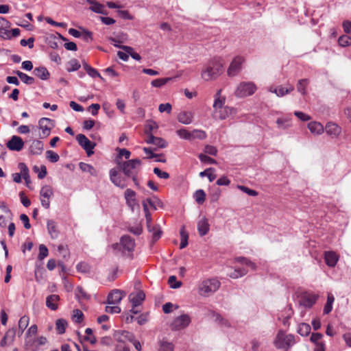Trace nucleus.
Returning <instances> with one entry per match:
<instances>
[{
	"instance_id": "obj_40",
	"label": "nucleus",
	"mask_w": 351,
	"mask_h": 351,
	"mask_svg": "<svg viewBox=\"0 0 351 351\" xmlns=\"http://www.w3.org/2000/svg\"><path fill=\"white\" fill-rule=\"evenodd\" d=\"M193 197L199 205H202L205 201L206 193L204 190L198 189L195 192Z\"/></svg>"
},
{
	"instance_id": "obj_36",
	"label": "nucleus",
	"mask_w": 351,
	"mask_h": 351,
	"mask_svg": "<svg viewBox=\"0 0 351 351\" xmlns=\"http://www.w3.org/2000/svg\"><path fill=\"white\" fill-rule=\"evenodd\" d=\"M311 326L309 324L306 323H301L298 326V332L303 337L308 336L311 332Z\"/></svg>"
},
{
	"instance_id": "obj_27",
	"label": "nucleus",
	"mask_w": 351,
	"mask_h": 351,
	"mask_svg": "<svg viewBox=\"0 0 351 351\" xmlns=\"http://www.w3.org/2000/svg\"><path fill=\"white\" fill-rule=\"evenodd\" d=\"M60 296L58 295L52 294L47 297L46 298V306L52 311L58 309V304L56 302L60 300Z\"/></svg>"
},
{
	"instance_id": "obj_13",
	"label": "nucleus",
	"mask_w": 351,
	"mask_h": 351,
	"mask_svg": "<svg viewBox=\"0 0 351 351\" xmlns=\"http://www.w3.org/2000/svg\"><path fill=\"white\" fill-rule=\"evenodd\" d=\"M134 335L127 330H115L113 334V338L118 342L125 343L134 341Z\"/></svg>"
},
{
	"instance_id": "obj_1",
	"label": "nucleus",
	"mask_w": 351,
	"mask_h": 351,
	"mask_svg": "<svg viewBox=\"0 0 351 351\" xmlns=\"http://www.w3.org/2000/svg\"><path fill=\"white\" fill-rule=\"evenodd\" d=\"M141 160L138 158L128 160L126 161L117 160V167L112 168L109 171L110 180L112 184L120 189H125L128 184L125 182V178H121L119 175V171H121L125 177L134 174H138Z\"/></svg>"
},
{
	"instance_id": "obj_44",
	"label": "nucleus",
	"mask_w": 351,
	"mask_h": 351,
	"mask_svg": "<svg viewBox=\"0 0 351 351\" xmlns=\"http://www.w3.org/2000/svg\"><path fill=\"white\" fill-rule=\"evenodd\" d=\"M159 351H173L174 346L172 343L167 341H160L159 342Z\"/></svg>"
},
{
	"instance_id": "obj_37",
	"label": "nucleus",
	"mask_w": 351,
	"mask_h": 351,
	"mask_svg": "<svg viewBox=\"0 0 351 351\" xmlns=\"http://www.w3.org/2000/svg\"><path fill=\"white\" fill-rule=\"evenodd\" d=\"M154 199L151 198H147L146 202L152 207L154 210L157 209V207L163 208L164 204L163 202L157 197L154 196Z\"/></svg>"
},
{
	"instance_id": "obj_29",
	"label": "nucleus",
	"mask_w": 351,
	"mask_h": 351,
	"mask_svg": "<svg viewBox=\"0 0 351 351\" xmlns=\"http://www.w3.org/2000/svg\"><path fill=\"white\" fill-rule=\"evenodd\" d=\"M29 322V317L27 315L22 316L19 321V336H21L27 327Z\"/></svg>"
},
{
	"instance_id": "obj_24",
	"label": "nucleus",
	"mask_w": 351,
	"mask_h": 351,
	"mask_svg": "<svg viewBox=\"0 0 351 351\" xmlns=\"http://www.w3.org/2000/svg\"><path fill=\"white\" fill-rule=\"evenodd\" d=\"M178 120L180 123L189 125L193 121V113L189 111H183L178 115Z\"/></svg>"
},
{
	"instance_id": "obj_45",
	"label": "nucleus",
	"mask_w": 351,
	"mask_h": 351,
	"mask_svg": "<svg viewBox=\"0 0 351 351\" xmlns=\"http://www.w3.org/2000/svg\"><path fill=\"white\" fill-rule=\"evenodd\" d=\"M117 151L119 152V154L117 156V158L115 160L116 162L117 160L120 161V159H121L123 157H124L127 160H130L129 158L130 157L131 152L129 150H128L125 148H117Z\"/></svg>"
},
{
	"instance_id": "obj_26",
	"label": "nucleus",
	"mask_w": 351,
	"mask_h": 351,
	"mask_svg": "<svg viewBox=\"0 0 351 351\" xmlns=\"http://www.w3.org/2000/svg\"><path fill=\"white\" fill-rule=\"evenodd\" d=\"M145 298V294L143 291L137 292L134 295H130V300L134 307L139 306Z\"/></svg>"
},
{
	"instance_id": "obj_42",
	"label": "nucleus",
	"mask_w": 351,
	"mask_h": 351,
	"mask_svg": "<svg viewBox=\"0 0 351 351\" xmlns=\"http://www.w3.org/2000/svg\"><path fill=\"white\" fill-rule=\"evenodd\" d=\"M69 66L66 68L68 72H73L77 71L81 65L77 60L73 58L68 62Z\"/></svg>"
},
{
	"instance_id": "obj_63",
	"label": "nucleus",
	"mask_w": 351,
	"mask_h": 351,
	"mask_svg": "<svg viewBox=\"0 0 351 351\" xmlns=\"http://www.w3.org/2000/svg\"><path fill=\"white\" fill-rule=\"evenodd\" d=\"M8 27H0V37L3 40H11V32Z\"/></svg>"
},
{
	"instance_id": "obj_39",
	"label": "nucleus",
	"mask_w": 351,
	"mask_h": 351,
	"mask_svg": "<svg viewBox=\"0 0 351 351\" xmlns=\"http://www.w3.org/2000/svg\"><path fill=\"white\" fill-rule=\"evenodd\" d=\"M247 269L245 268H235L234 271L229 274L231 278L237 279L244 276L247 274Z\"/></svg>"
},
{
	"instance_id": "obj_25",
	"label": "nucleus",
	"mask_w": 351,
	"mask_h": 351,
	"mask_svg": "<svg viewBox=\"0 0 351 351\" xmlns=\"http://www.w3.org/2000/svg\"><path fill=\"white\" fill-rule=\"evenodd\" d=\"M18 168L20 169L21 173V177L24 179L26 185L27 187H29V184L31 183L30 176L29 173V169L27 166L24 162H19L18 165Z\"/></svg>"
},
{
	"instance_id": "obj_53",
	"label": "nucleus",
	"mask_w": 351,
	"mask_h": 351,
	"mask_svg": "<svg viewBox=\"0 0 351 351\" xmlns=\"http://www.w3.org/2000/svg\"><path fill=\"white\" fill-rule=\"evenodd\" d=\"M308 83V80L307 79H302L298 81L297 84L298 91L304 95L306 93V86Z\"/></svg>"
},
{
	"instance_id": "obj_23",
	"label": "nucleus",
	"mask_w": 351,
	"mask_h": 351,
	"mask_svg": "<svg viewBox=\"0 0 351 351\" xmlns=\"http://www.w3.org/2000/svg\"><path fill=\"white\" fill-rule=\"evenodd\" d=\"M33 73L42 80H47L50 77V73L43 66L36 67L33 71Z\"/></svg>"
},
{
	"instance_id": "obj_9",
	"label": "nucleus",
	"mask_w": 351,
	"mask_h": 351,
	"mask_svg": "<svg viewBox=\"0 0 351 351\" xmlns=\"http://www.w3.org/2000/svg\"><path fill=\"white\" fill-rule=\"evenodd\" d=\"M191 318L187 314H183L176 317L171 324L172 330H180L186 328L191 323Z\"/></svg>"
},
{
	"instance_id": "obj_8",
	"label": "nucleus",
	"mask_w": 351,
	"mask_h": 351,
	"mask_svg": "<svg viewBox=\"0 0 351 351\" xmlns=\"http://www.w3.org/2000/svg\"><path fill=\"white\" fill-rule=\"evenodd\" d=\"M76 140L79 145L86 151L88 156L93 154V149L96 146L95 142L90 141L84 134H79L76 136Z\"/></svg>"
},
{
	"instance_id": "obj_43",
	"label": "nucleus",
	"mask_w": 351,
	"mask_h": 351,
	"mask_svg": "<svg viewBox=\"0 0 351 351\" xmlns=\"http://www.w3.org/2000/svg\"><path fill=\"white\" fill-rule=\"evenodd\" d=\"M33 171L35 173H38V178L39 179H43L47 173V167L45 165H41L40 167L35 165L33 167Z\"/></svg>"
},
{
	"instance_id": "obj_7",
	"label": "nucleus",
	"mask_w": 351,
	"mask_h": 351,
	"mask_svg": "<svg viewBox=\"0 0 351 351\" xmlns=\"http://www.w3.org/2000/svg\"><path fill=\"white\" fill-rule=\"evenodd\" d=\"M244 62L245 58L243 56H237L234 57L227 70L228 75L230 77L237 75L242 70V65Z\"/></svg>"
},
{
	"instance_id": "obj_11",
	"label": "nucleus",
	"mask_w": 351,
	"mask_h": 351,
	"mask_svg": "<svg viewBox=\"0 0 351 351\" xmlns=\"http://www.w3.org/2000/svg\"><path fill=\"white\" fill-rule=\"evenodd\" d=\"M54 125V120L49 118L43 117L38 121L39 128L45 136H48L50 134L51 130Z\"/></svg>"
},
{
	"instance_id": "obj_52",
	"label": "nucleus",
	"mask_w": 351,
	"mask_h": 351,
	"mask_svg": "<svg viewBox=\"0 0 351 351\" xmlns=\"http://www.w3.org/2000/svg\"><path fill=\"white\" fill-rule=\"evenodd\" d=\"M338 43L341 47H348L351 45V37L348 35H343L338 39Z\"/></svg>"
},
{
	"instance_id": "obj_38",
	"label": "nucleus",
	"mask_w": 351,
	"mask_h": 351,
	"mask_svg": "<svg viewBox=\"0 0 351 351\" xmlns=\"http://www.w3.org/2000/svg\"><path fill=\"white\" fill-rule=\"evenodd\" d=\"M181 242L180 244V248L183 249L188 245L189 234L184 230V226H182L180 231Z\"/></svg>"
},
{
	"instance_id": "obj_19",
	"label": "nucleus",
	"mask_w": 351,
	"mask_h": 351,
	"mask_svg": "<svg viewBox=\"0 0 351 351\" xmlns=\"http://www.w3.org/2000/svg\"><path fill=\"white\" fill-rule=\"evenodd\" d=\"M47 228L50 237L52 239H56L60 234V232L57 228L56 223L52 219H49L47 221Z\"/></svg>"
},
{
	"instance_id": "obj_34",
	"label": "nucleus",
	"mask_w": 351,
	"mask_h": 351,
	"mask_svg": "<svg viewBox=\"0 0 351 351\" xmlns=\"http://www.w3.org/2000/svg\"><path fill=\"white\" fill-rule=\"evenodd\" d=\"M291 118H278L276 120V124L278 128L281 130H285L291 127Z\"/></svg>"
},
{
	"instance_id": "obj_57",
	"label": "nucleus",
	"mask_w": 351,
	"mask_h": 351,
	"mask_svg": "<svg viewBox=\"0 0 351 351\" xmlns=\"http://www.w3.org/2000/svg\"><path fill=\"white\" fill-rule=\"evenodd\" d=\"M221 91V90H219L215 95V99L213 104V108L215 109L221 108L224 104V99H222L219 97Z\"/></svg>"
},
{
	"instance_id": "obj_18",
	"label": "nucleus",
	"mask_w": 351,
	"mask_h": 351,
	"mask_svg": "<svg viewBox=\"0 0 351 351\" xmlns=\"http://www.w3.org/2000/svg\"><path fill=\"white\" fill-rule=\"evenodd\" d=\"M210 225L206 217H203L197 222V230L201 237L205 236L209 232Z\"/></svg>"
},
{
	"instance_id": "obj_12",
	"label": "nucleus",
	"mask_w": 351,
	"mask_h": 351,
	"mask_svg": "<svg viewBox=\"0 0 351 351\" xmlns=\"http://www.w3.org/2000/svg\"><path fill=\"white\" fill-rule=\"evenodd\" d=\"M6 146L10 151L20 152L24 147V141L20 136L14 135L7 142Z\"/></svg>"
},
{
	"instance_id": "obj_46",
	"label": "nucleus",
	"mask_w": 351,
	"mask_h": 351,
	"mask_svg": "<svg viewBox=\"0 0 351 351\" xmlns=\"http://www.w3.org/2000/svg\"><path fill=\"white\" fill-rule=\"evenodd\" d=\"M176 134L182 139L191 141V132L188 131L185 128L178 130Z\"/></svg>"
},
{
	"instance_id": "obj_4",
	"label": "nucleus",
	"mask_w": 351,
	"mask_h": 351,
	"mask_svg": "<svg viewBox=\"0 0 351 351\" xmlns=\"http://www.w3.org/2000/svg\"><path fill=\"white\" fill-rule=\"evenodd\" d=\"M221 283L217 278L205 280L199 285V293L203 296H207L210 293L217 291Z\"/></svg>"
},
{
	"instance_id": "obj_31",
	"label": "nucleus",
	"mask_w": 351,
	"mask_h": 351,
	"mask_svg": "<svg viewBox=\"0 0 351 351\" xmlns=\"http://www.w3.org/2000/svg\"><path fill=\"white\" fill-rule=\"evenodd\" d=\"M14 73H15L21 81L27 85H31L34 82V78L27 75L26 73H24L20 71H14Z\"/></svg>"
},
{
	"instance_id": "obj_64",
	"label": "nucleus",
	"mask_w": 351,
	"mask_h": 351,
	"mask_svg": "<svg viewBox=\"0 0 351 351\" xmlns=\"http://www.w3.org/2000/svg\"><path fill=\"white\" fill-rule=\"evenodd\" d=\"M73 316L74 322L77 324H80L83 321L84 314L80 309L74 310Z\"/></svg>"
},
{
	"instance_id": "obj_16",
	"label": "nucleus",
	"mask_w": 351,
	"mask_h": 351,
	"mask_svg": "<svg viewBox=\"0 0 351 351\" xmlns=\"http://www.w3.org/2000/svg\"><path fill=\"white\" fill-rule=\"evenodd\" d=\"M136 195V192L131 189H127L124 193L126 204L132 211H134V206L137 204V201L135 198Z\"/></svg>"
},
{
	"instance_id": "obj_32",
	"label": "nucleus",
	"mask_w": 351,
	"mask_h": 351,
	"mask_svg": "<svg viewBox=\"0 0 351 351\" xmlns=\"http://www.w3.org/2000/svg\"><path fill=\"white\" fill-rule=\"evenodd\" d=\"M211 313L213 317H215V321L217 322L221 326H224L226 328H230L231 326L230 322L227 319L222 317L219 313L215 311H213Z\"/></svg>"
},
{
	"instance_id": "obj_30",
	"label": "nucleus",
	"mask_w": 351,
	"mask_h": 351,
	"mask_svg": "<svg viewBox=\"0 0 351 351\" xmlns=\"http://www.w3.org/2000/svg\"><path fill=\"white\" fill-rule=\"evenodd\" d=\"M234 261L250 267L253 271H255L256 269V265L246 257H236L234 258Z\"/></svg>"
},
{
	"instance_id": "obj_33",
	"label": "nucleus",
	"mask_w": 351,
	"mask_h": 351,
	"mask_svg": "<svg viewBox=\"0 0 351 351\" xmlns=\"http://www.w3.org/2000/svg\"><path fill=\"white\" fill-rule=\"evenodd\" d=\"M67 326L68 323L64 319H57L56 322L57 332L60 335L64 334Z\"/></svg>"
},
{
	"instance_id": "obj_20",
	"label": "nucleus",
	"mask_w": 351,
	"mask_h": 351,
	"mask_svg": "<svg viewBox=\"0 0 351 351\" xmlns=\"http://www.w3.org/2000/svg\"><path fill=\"white\" fill-rule=\"evenodd\" d=\"M44 149V144L40 140H33L29 147V152L33 155H40Z\"/></svg>"
},
{
	"instance_id": "obj_49",
	"label": "nucleus",
	"mask_w": 351,
	"mask_h": 351,
	"mask_svg": "<svg viewBox=\"0 0 351 351\" xmlns=\"http://www.w3.org/2000/svg\"><path fill=\"white\" fill-rule=\"evenodd\" d=\"M79 166L82 171L88 172L93 176L95 175V169L91 165L81 162Z\"/></svg>"
},
{
	"instance_id": "obj_2",
	"label": "nucleus",
	"mask_w": 351,
	"mask_h": 351,
	"mask_svg": "<svg viewBox=\"0 0 351 351\" xmlns=\"http://www.w3.org/2000/svg\"><path fill=\"white\" fill-rule=\"evenodd\" d=\"M223 72V64L219 58L212 59L207 64L206 68L202 73V77L206 80H213L218 77Z\"/></svg>"
},
{
	"instance_id": "obj_58",
	"label": "nucleus",
	"mask_w": 351,
	"mask_h": 351,
	"mask_svg": "<svg viewBox=\"0 0 351 351\" xmlns=\"http://www.w3.org/2000/svg\"><path fill=\"white\" fill-rule=\"evenodd\" d=\"M46 156L47 158L51 162H56L59 160L60 156L59 155L54 152L52 150H48L46 152Z\"/></svg>"
},
{
	"instance_id": "obj_10",
	"label": "nucleus",
	"mask_w": 351,
	"mask_h": 351,
	"mask_svg": "<svg viewBox=\"0 0 351 351\" xmlns=\"http://www.w3.org/2000/svg\"><path fill=\"white\" fill-rule=\"evenodd\" d=\"M12 219V213L9 208L2 203L0 205V227L5 228L8 221Z\"/></svg>"
},
{
	"instance_id": "obj_15",
	"label": "nucleus",
	"mask_w": 351,
	"mask_h": 351,
	"mask_svg": "<svg viewBox=\"0 0 351 351\" xmlns=\"http://www.w3.org/2000/svg\"><path fill=\"white\" fill-rule=\"evenodd\" d=\"M120 243L124 251L132 252L135 247V241L133 238L129 235H123L120 239Z\"/></svg>"
},
{
	"instance_id": "obj_56",
	"label": "nucleus",
	"mask_w": 351,
	"mask_h": 351,
	"mask_svg": "<svg viewBox=\"0 0 351 351\" xmlns=\"http://www.w3.org/2000/svg\"><path fill=\"white\" fill-rule=\"evenodd\" d=\"M169 80H171V78L167 77V78H158L152 80V85L154 87L160 88L165 84H166L167 82H168Z\"/></svg>"
},
{
	"instance_id": "obj_17",
	"label": "nucleus",
	"mask_w": 351,
	"mask_h": 351,
	"mask_svg": "<svg viewBox=\"0 0 351 351\" xmlns=\"http://www.w3.org/2000/svg\"><path fill=\"white\" fill-rule=\"evenodd\" d=\"M145 141L147 143L156 145L159 148H165L168 145L164 138L154 136L152 134L148 135Z\"/></svg>"
},
{
	"instance_id": "obj_61",
	"label": "nucleus",
	"mask_w": 351,
	"mask_h": 351,
	"mask_svg": "<svg viewBox=\"0 0 351 351\" xmlns=\"http://www.w3.org/2000/svg\"><path fill=\"white\" fill-rule=\"evenodd\" d=\"M16 333V329L15 328H12L9 329L5 334V338L9 341V343H12L14 341L15 336Z\"/></svg>"
},
{
	"instance_id": "obj_60",
	"label": "nucleus",
	"mask_w": 351,
	"mask_h": 351,
	"mask_svg": "<svg viewBox=\"0 0 351 351\" xmlns=\"http://www.w3.org/2000/svg\"><path fill=\"white\" fill-rule=\"evenodd\" d=\"M49 254V250L47 247L44 245L41 244L39 246V254L38 256V258L40 261L43 260L45 258H46Z\"/></svg>"
},
{
	"instance_id": "obj_51",
	"label": "nucleus",
	"mask_w": 351,
	"mask_h": 351,
	"mask_svg": "<svg viewBox=\"0 0 351 351\" xmlns=\"http://www.w3.org/2000/svg\"><path fill=\"white\" fill-rule=\"evenodd\" d=\"M152 234V241L155 242L158 241L162 235V230H160L159 226H152L151 227Z\"/></svg>"
},
{
	"instance_id": "obj_47",
	"label": "nucleus",
	"mask_w": 351,
	"mask_h": 351,
	"mask_svg": "<svg viewBox=\"0 0 351 351\" xmlns=\"http://www.w3.org/2000/svg\"><path fill=\"white\" fill-rule=\"evenodd\" d=\"M122 49L128 53L135 60H141V56L138 53L135 52L132 47H123Z\"/></svg>"
},
{
	"instance_id": "obj_21",
	"label": "nucleus",
	"mask_w": 351,
	"mask_h": 351,
	"mask_svg": "<svg viewBox=\"0 0 351 351\" xmlns=\"http://www.w3.org/2000/svg\"><path fill=\"white\" fill-rule=\"evenodd\" d=\"M324 259L328 267H333L337 265L339 258L335 252L328 251L325 252Z\"/></svg>"
},
{
	"instance_id": "obj_41",
	"label": "nucleus",
	"mask_w": 351,
	"mask_h": 351,
	"mask_svg": "<svg viewBox=\"0 0 351 351\" xmlns=\"http://www.w3.org/2000/svg\"><path fill=\"white\" fill-rule=\"evenodd\" d=\"M40 195L41 197L50 199L53 195V190L49 185H45L42 187Z\"/></svg>"
},
{
	"instance_id": "obj_14",
	"label": "nucleus",
	"mask_w": 351,
	"mask_h": 351,
	"mask_svg": "<svg viewBox=\"0 0 351 351\" xmlns=\"http://www.w3.org/2000/svg\"><path fill=\"white\" fill-rule=\"evenodd\" d=\"M125 293L119 289H114L108 295L107 303L110 305L118 304L124 296Z\"/></svg>"
},
{
	"instance_id": "obj_55",
	"label": "nucleus",
	"mask_w": 351,
	"mask_h": 351,
	"mask_svg": "<svg viewBox=\"0 0 351 351\" xmlns=\"http://www.w3.org/2000/svg\"><path fill=\"white\" fill-rule=\"evenodd\" d=\"M168 284L171 289H178L181 287L182 282L178 281L176 276H171L169 278Z\"/></svg>"
},
{
	"instance_id": "obj_22",
	"label": "nucleus",
	"mask_w": 351,
	"mask_h": 351,
	"mask_svg": "<svg viewBox=\"0 0 351 351\" xmlns=\"http://www.w3.org/2000/svg\"><path fill=\"white\" fill-rule=\"evenodd\" d=\"M326 132L332 137L337 136L341 132V128L336 123L328 122L326 125Z\"/></svg>"
},
{
	"instance_id": "obj_50",
	"label": "nucleus",
	"mask_w": 351,
	"mask_h": 351,
	"mask_svg": "<svg viewBox=\"0 0 351 351\" xmlns=\"http://www.w3.org/2000/svg\"><path fill=\"white\" fill-rule=\"evenodd\" d=\"M206 138V133L201 130H193L191 132V140L198 138L203 140Z\"/></svg>"
},
{
	"instance_id": "obj_62",
	"label": "nucleus",
	"mask_w": 351,
	"mask_h": 351,
	"mask_svg": "<svg viewBox=\"0 0 351 351\" xmlns=\"http://www.w3.org/2000/svg\"><path fill=\"white\" fill-rule=\"evenodd\" d=\"M293 86H290L289 88H284V87H282V86H280L277 88V96L278 97H283L285 96V95L289 93L290 92H291L292 90H293Z\"/></svg>"
},
{
	"instance_id": "obj_5",
	"label": "nucleus",
	"mask_w": 351,
	"mask_h": 351,
	"mask_svg": "<svg viewBox=\"0 0 351 351\" xmlns=\"http://www.w3.org/2000/svg\"><path fill=\"white\" fill-rule=\"evenodd\" d=\"M256 90V86L254 82H243L237 86L235 95L239 97H244L253 95Z\"/></svg>"
},
{
	"instance_id": "obj_6",
	"label": "nucleus",
	"mask_w": 351,
	"mask_h": 351,
	"mask_svg": "<svg viewBox=\"0 0 351 351\" xmlns=\"http://www.w3.org/2000/svg\"><path fill=\"white\" fill-rule=\"evenodd\" d=\"M319 295L308 291H304L300 295L299 306L311 308L317 302Z\"/></svg>"
},
{
	"instance_id": "obj_54",
	"label": "nucleus",
	"mask_w": 351,
	"mask_h": 351,
	"mask_svg": "<svg viewBox=\"0 0 351 351\" xmlns=\"http://www.w3.org/2000/svg\"><path fill=\"white\" fill-rule=\"evenodd\" d=\"M199 160L206 164L215 165L217 164V161L204 154H199L198 156Z\"/></svg>"
},
{
	"instance_id": "obj_3",
	"label": "nucleus",
	"mask_w": 351,
	"mask_h": 351,
	"mask_svg": "<svg viewBox=\"0 0 351 351\" xmlns=\"http://www.w3.org/2000/svg\"><path fill=\"white\" fill-rule=\"evenodd\" d=\"M295 343L294 335L291 334L287 335L282 330L278 332L274 341V346L277 349L284 350L285 351H287Z\"/></svg>"
},
{
	"instance_id": "obj_35",
	"label": "nucleus",
	"mask_w": 351,
	"mask_h": 351,
	"mask_svg": "<svg viewBox=\"0 0 351 351\" xmlns=\"http://www.w3.org/2000/svg\"><path fill=\"white\" fill-rule=\"evenodd\" d=\"M104 8V5L97 1L93 5L89 7V10L95 13L106 15L108 13Z\"/></svg>"
},
{
	"instance_id": "obj_59",
	"label": "nucleus",
	"mask_w": 351,
	"mask_h": 351,
	"mask_svg": "<svg viewBox=\"0 0 351 351\" xmlns=\"http://www.w3.org/2000/svg\"><path fill=\"white\" fill-rule=\"evenodd\" d=\"M237 187L242 192L247 194L250 196L255 197V196L258 195V192L256 191L250 189L247 186H245L243 185H238Z\"/></svg>"
},
{
	"instance_id": "obj_28",
	"label": "nucleus",
	"mask_w": 351,
	"mask_h": 351,
	"mask_svg": "<svg viewBox=\"0 0 351 351\" xmlns=\"http://www.w3.org/2000/svg\"><path fill=\"white\" fill-rule=\"evenodd\" d=\"M308 128L311 133L315 134H321L324 130V126L317 121H311L308 123Z\"/></svg>"
},
{
	"instance_id": "obj_48",
	"label": "nucleus",
	"mask_w": 351,
	"mask_h": 351,
	"mask_svg": "<svg viewBox=\"0 0 351 351\" xmlns=\"http://www.w3.org/2000/svg\"><path fill=\"white\" fill-rule=\"evenodd\" d=\"M75 295L76 298L80 299L88 300L90 299V295L86 293L84 289L82 287H77L75 290Z\"/></svg>"
}]
</instances>
